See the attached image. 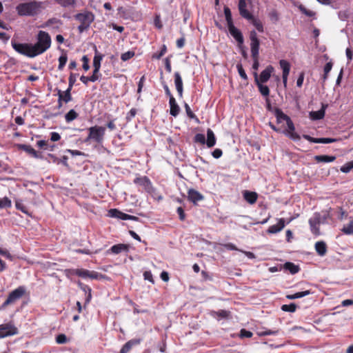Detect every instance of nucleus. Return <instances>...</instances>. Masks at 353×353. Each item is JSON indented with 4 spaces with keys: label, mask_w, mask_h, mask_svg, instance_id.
Instances as JSON below:
<instances>
[{
    "label": "nucleus",
    "mask_w": 353,
    "mask_h": 353,
    "mask_svg": "<svg viewBox=\"0 0 353 353\" xmlns=\"http://www.w3.org/2000/svg\"><path fill=\"white\" fill-rule=\"evenodd\" d=\"M37 42L33 46L36 57L48 50L51 46L52 39L50 34L43 30H39L37 35Z\"/></svg>",
    "instance_id": "1"
},
{
    "label": "nucleus",
    "mask_w": 353,
    "mask_h": 353,
    "mask_svg": "<svg viewBox=\"0 0 353 353\" xmlns=\"http://www.w3.org/2000/svg\"><path fill=\"white\" fill-rule=\"evenodd\" d=\"M41 4V2L36 1L21 3L17 6L16 10L19 16L34 17L39 12Z\"/></svg>",
    "instance_id": "2"
},
{
    "label": "nucleus",
    "mask_w": 353,
    "mask_h": 353,
    "mask_svg": "<svg viewBox=\"0 0 353 353\" xmlns=\"http://www.w3.org/2000/svg\"><path fill=\"white\" fill-rule=\"evenodd\" d=\"M105 127L94 125L88 129L89 133L88 137L84 139V143H88L91 141L101 144L104 141V136L105 133Z\"/></svg>",
    "instance_id": "3"
},
{
    "label": "nucleus",
    "mask_w": 353,
    "mask_h": 353,
    "mask_svg": "<svg viewBox=\"0 0 353 353\" xmlns=\"http://www.w3.org/2000/svg\"><path fill=\"white\" fill-rule=\"evenodd\" d=\"M327 214H321L320 212L314 213L313 216L309 219V225L311 232L315 236L320 235L319 226L326 222Z\"/></svg>",
    "instance_id": "4"
},
{
    "label": "nucleus",
    "mask_w": 353,
    "mask_h": 353,
    "mask_svg": "<svg viewBox=\"0 0 353 353\" xmlns=\"http://www.w3.org/2000/svg\"><path fill=\"white\" fill-rule=\"evenodd\" d=\"M11 45L13 49L21 54L29 58H34L36 57L32 43H21L12 40L11 41Z\"/></svg>",
    "instance_id": "5"
},
{
    "label": "nucleus",
    "mask_w": 353,
    "mask_h": 353,
    "mask_svg": "<svg viewBox=\"0 0 353 353\" xmlns=\"http://www.w3.org/2000/svg\"><path fill=\"white\" fill-rule=\"evenodd\" d=\"M26 292V288L23 285H20L17 288L12 290L8 296L7 299L2 304L1 307H5L8 305L15 303L17 300L20 299Z\"/></svg>",
    "instance_id": "6"
},
{
    "label": "nucleus",
    "mask_w": 353,
    "mask_h": 353,
    "mask_svg": "<svg viewBox=\"0 0 353 353\" xmlns=\"http://www.w3.org/2000/svg\"><path fill=\"white\" fill-rule=\"evenodd\" d=\"M103 54L99 52L96 46H94V57L93 59V72L92 74L90 76V79L92 80L99 81L101 77V74L100 73L101 68V62L103 60Z\"/></svg>",
    "instance_id": "7"
},
{
    "label": "nucleus",
    "mask_w": 353,
    "mask_h": 353,
    "mask_svg": "<svg viewBox=\"0 0 353 353\" xmlns=\"http://www.w3.org/2000/svg\"><path fill=\"white\" fill-rule=\"evenodd\" d=\"M18 334V329L12 322L0 325V339L14 336Z\"/></svg>",
    "instance_id": "8"
},
{
    "label": "nucleus",
    "mask_w": 353,
    "mask_h": 353,
    "mask_svg": "<svg viewBox=\"0 0 353 353\" xmlns=\"http://www.w3.org/2000/svg\"><path fill=\"white\" fill-rule=\"evenodd\" d=\"M133 182L134 184L141 186L148 193L152 194L154 191L152 183L148 176L136 177Z\"/></svg>",
    "instance_id": "9"
},
{
    "label": "nucleus",
    "mask_w": 353,
    "mask_h": 353,
    "mask_svg": "<svg viewBox=\"0 0 353 353\" xmlns=\"http://www.w3.org/2000/svg\"><path fill=\"white\" fill-rule=\"evenodd\" d=\"M74 19L81 24L90 26L91 23L94 20V15L91 12L85 11L74 15Z\"/></svg>",
    "instance_id": "10"
},
{
    "label": "nucleus",
    "mask_w": 353,
    "mask_h": 353,
    "mask_svg": "<svg viewBox=\"0 0 353 353\" xmlns=\"http://www.w3.org/2000/svg\"><path fill=\"white\" fill-rule=\"evenodd\" d=\"M78 76V74L72 73L71 72L69 78H68V88L63 92V94L65 95V103H68L70 101H72V96H71V90L72 89V87L74 84L76 82L77 77Z\"/></svg>",
    "instance_id": "11"
},
{
    "label": "nucleus",
    "mask_w": 353,
    "mask_h": 353,
    "mask_svg": "<svg viewBox=\"0 0 353 353\" xmlns=\"http://www.w3.org/2000/svg\"><path fill=\"white\" fill-rule=\"evenodd\" d=\"M228 30L231 36L236 41L238 47L242 46L244 43V38L242 32L234 25L228 26Z\"/></svg>",
    "instance_id": "12"
},
{
    "label": "nucleus",
    "mask_w": 353,
    "mask_h": 353,
    "mask_svg": "<svg viewBox=\"0 0 353 353\" xmlns=\"http://www.w3.org/2000/svg\"><path fill=\"white\" fill-rule=\"evenodd\" d=\"M188 199L194 205H196L199 201L204 199V196L199 191L193 188H190L188 191Z\"/></svg>",
    "instance_id": "13"
},
{
    "label": "nucleus",
    "mask_w": 353,
    "mask_h": 353,
    "mask_svg": "<svg viewBox=\"0 0 353 353\" xmlns=\"http://www.w3.org/2000/svg\"><path fill=\"white\" fill-rule=\"evenodd\" d=\"M327 108V104L322 103L321 108L318 111H311L309 113V117L312 121H317L322 119L325 117V110Z\"/></svg>",
    "instance_id": "14"
},
{
    "label": "nucleus",
    "mask_w": 353,
    "mask_h": 353,
    "mask_svg": "<svg viewBox=\"0 0 353 353\" xmlns=\"http://www.w3.org/2000/svg\"><path fill=\"white\" fill-rule=\"evenodd\" d=\"M303 138L311 143H332L337 141V139L334 138H314L308 134H303Z\"/></svg>",
    "instance_id": "15"
},
{
    "label": "nucleus",
    "mask_w": 353,
    "mask_h": 353,
    "mask_svg": "<svg viewBox=\"0 0 353 353\" xmlns=\"http://www.w3.org/2000/svg\"><path fill=\"white\" fill-rule=\"evenodd\" d=\"M279 64H280L281 69L283 70V75H282L283 83L284 87H286L287 82H288V77L289 75L290 70V65L286 60H283V59H282L279 61Z\"/></svg>",
    "instance_id": "16"
},
{
    "label": "nucleus",
    "mask_w": 353,
    "mask_h": 353,
    "mask_svg": "<svg viewBox=\"0 0 353 353\" xmlns=\"http://www.w3.org/2000/svg\"><path fill=\"white\" fill-rule=\"evenodd\" d=\"M246 7L247 4L245 0L239 1L238 8L240 15L245 19H252V14L247 10Z\"/></svg>",
    "instance_id": "17"
},
{
    "label": "nucleus",
    "mask_w": 353,
    "mask_h": 353,
    "mask_svg": "<svg viewBox=\"0 0 353 353\" xmlns=\"http://www.w3.org/2000/svg\"><path fill=\"white\" fill-rule=\"evenodd\" d=\"M129 250V245L126 244H117L112 245L109 250H107V254H118L122 252H128Z\"/></svg>",
    "instance_id": "18"
},
{
    "label": "nucleus",
    "mask_w": 353,
    "mask_h": 353,
    "mask_svg": "<svg viewBox=\"0 0 353 353\" xmlns=\"http://www.w3.org/2000/svg\"><path fill=\"white\" fill-rule=\"evenodd\" d=\"M174 77V84H175L176 90L178 92L179 97L181 98L183 97V91L182 78L179 72H175Z\"/></svg>",
    "instance_id": "19"
},
{
    "label": "nucleus",
    "mask_w": 353,
    "mask_h": 353,
    "mask_svg": "<svg viewBox=\"0 0 353 353\" xmlns=\"http://www.w3.org/2000/svg\"><path fill=\"white\" fill-rule=\"evenodd\" d=\"M141 339H132L125 343L120 350L119 353H128L133 346L140 344Z\"/></svg>",
    "instance_id": "20"
},
{
    "label": "nucleus",
    "mask_w": 353,
    "mask_h": 353,
    "mask_svg": "<svg viewBox=\"0 0 353 353\" xmlns=\"http://www.w3.org/2000/svg\"><path fill=\"white\" fill-rule=\"evenodd\" d=\"M78 286L85 293V305L88 304L92 299V289L88 285H85L81 281L78 282Z\"/></svg>",
    "instance_id": "21"
},
{
    "label": "nucleus",
    "mask_w": 353,
    "mask_h": 353,
    "mask_svg": "<svg viewBox=\"0 0 353 353\" xmlns=\"http://www.w3.org/2000/svg\"><path fill=\"white\" fill-rule=\"evenodd\" d=\"M254 81L256 82V84L257 85L260 93L264 97H268L270 94L269 88L267 85H263V83L259 82L258 74L256 72L254 73Z\"/></svg>",
    "instance_id": "22"
},
{
    "label": "nucleus",
    "mask_w": 353,
    "mask_h": 353,
    "mask_svg": "<svg viewBox=\"0 0 353 353\" xmlns=\"http://www.w3.org/2000/svg\"><path fill=\"white\" fill-rule=\"evenodd\" d=\"M243 199L249 203V204H254L256 203L258 194L255 192H251L249 190H244L243 192Z\"/></svg>",
    "instance_id": "23"
},
{
    "label": "nucleus",
    "mask_w": 353,
    "mask_h": 353,
    "mask_svg": "<svg viewBox=\"0 0 353 353\" xmlns=\"http://www.w3.org/2000/svg\"><path fill=\"white\" fill-rule=\"evenodd\" d=\"M274 70V68L272 65H268L264 70H263L259 78V82L266 83L270 78L271 74Z\"/></svg>",
    "instance_id": "24"
},
{
    "label": "nucleus",
    "mask_w": 353,
    "mask_h": 353,
    "mask_svg": "<svg viewBox=\"0 0 353 353\" xmlns=\"http://www.w3.org/2000/svg\"><path fill=\"white\" fill-rule=\"evenodd\" d=\"M169 105L170 108V114L174 117L178 116L181 109L174 97H170V99H169Z\"/></svg>",
    "instance_id": "25"
},
{
    "label": "nucleus",
    "mask_w": 353,
    "mask_h": 353,
    "mask_svg": "<svg viewBox=\"0 0 353 353\" xmlns=\"http://www.w3.org/2000/svg\"><path fill=\"white\" fill-rule=\"evenodd\" d=\"M285 225V224L284 219H280L277 224L272 225L269 227L268 232L270 234L278 233L283 229Z\"/></svg>",
    "instance_id": "26"
},
{
    "label": "nucleus",
    "mask_w": 353,
    "mask_h": 353,
    "mask_svg": "<svg viewBox=\"0 0 353 353\" xmlns=\"http://www.w3.org/2000/svg\"><path fill=\"white\" fill-rule=\"evenodd\" d=\"M274 113L278 123H281L283 121L287 122L290 119V117L284 114L283 112L279 108H275L274 109Z\"/></svg>",
    "instance_id": "27"
},
{
    "label": "nucleus",
    "mask_w": 353,
    "mask_h": 353,
    "mask_svg": "<svg viewBox=\"0 0 353 353\" xmlns=\"http://www.w3.org/2000/svg\"><path fill=\"white\" fill-rule=\"evenodd\" d=\"M108 216L121 220H127L128 214H125L116 208L110 209L108 211Z\"/></svg>",
    "instance_id": "28"
},
{
    "label": "nucleus",
    "mask_w": 353,
    "mask_h": 353,
    "mask_svg": "<svg viewBox=\"0 0 353 353\" xmlns=\"http://www.w3.org/2000/svg\"><path fill=\"white\" fill-rule=\"evenodd\" d=\"M18 148L26 152L36 159L41 158V157L38 154L37 152L30 145L19 144Z\"/></svg>",
    "instance_id": "29"
},
{
    "label": "nucleus",
    "mask_w": 353,
    "mask_h": 353,
    "mask_svg": "<svg viewBox=\"0 0 353 353\" xmlns=\"http://www.w3.org/2000/svg\"><path fill=\"white\" fill-rule=\"evenodd\" d=\"M62 24V22L61 20L57 19V18H51L49 19L48 21H46L43 24H42L40 27L45 28L48 27H50L52 26L53 28L59 29V26Z\"/></svg>",
    "instance_id": "30"
},
{
    "label": "nucleus",
    "mask_w": 353,
    "mask_h": 353,
    "mask_svg": "<svg viewBox=\"0 0 353 353\" xmlns=\"http://www.w3.org/2000/svg\"><path fill=\"white\" fill-rule=\"evenodd\" d=\"M314 248H315L316 252H317V254L319 256H323L326 254L327 245L324 241H317L315 243Z\"/></svg>",
    "instance_id": "31"
},
{
    "label": "nucleus",
    "mask_w": 353,
    "mask_h": 353,
    "mask_svg": "<svg viewBox=\"0 0 353 353\" xmlns=\"http://www.w3.org/2000/svg\"><path fill=\"white\" fill-rule=\"evenodd\" d=\"M260 41L259 39L250 40V49L252 57L259 54Z\"/></svg>",
    "instance_id": "32"
},
{
    "label": "nucleus",
    "mask_w": 353,
    "mask_h": 353,
    "mask_svg": "<svg viewBox=\"0 0 353 353\" xmlns=\"http://www.w3.org/2000/svg\"><path fill=\"white\" fill-rule=\"evenodd\" d=\"M205 143L208 148H212L216 144V137L211 129L207 130V139H205Z\"/></svg>",
    "instance_id": "33"
},
{
    "label": "nucleus",
    "mask_w": 353,
    "mask_h": 353,
    "mask_svg": "<svg viewBox=\"0 0 353 353\" xmlns=\"http://www.w3.org/2000/svg\"><path fill=\"white\" fill-rule=\"evenodd\" d=\"M283 268L285 270L290 272L292 274H296L299 272L300 268L299 265H295L292 262H286L283 265Z\"/></svg>",
    "instance_id": "34"
},
{
    "label": "nucleus",
    "mask_w": 353,
    "mask_h": 353,
    "mask_svg": "<svg viewBox=\"0 0 353 353\" xmlns=\"http://www.w3.org/2000/svg\"><path fill=\"white\" fill-rule=\"evenodd\" d=\"M314 159L318 163H330L336 159V157L329 155H316L314 156Z\"/></svg>",
    "instance_id": "35"
},
{
    "label": "nucleus",
    "mask_w": 353,
    "mask_h": 353,
    "mask_svg": "<svg viewBox=\"0 0 353 353\" xmlns=\"http://www.w3.org/2000/svg\"><path fill=\"white\" fill-rule=\"evenodd\" d=\"M313 292L311 290H305V291H303V292H299L294 294H288L286 296V298L288 299H290V300H294V299L304 297V296L311 294Z\"/></svg>",
    "instance_id": "36"
},
{
    "label": "nucleus",
    "mask_w": 353,
    "mask_h": 353,
    "mask_svg": "<svg viewBox=\"0 0 353 353\" xmlns=\"http://www.w3.org/2000/svg\"><path fill=\"white\" fill-rule=\"evenodd\" d=\"M68 61V56L66 51L62 50V54L59 58V65H58V70H63L64 66L65 65Z\"/></svg>",
    "instance_id": "37"
},
{
    "label": "nucleus",
    "mask_w": 353,
    "mask_h": 353,
    "mask_svg": "<svg viewBox=\"0 0 353 353\" xmlns=\"http://www.w3.org/2000/svg\"><path fill=\"white\" fill-rule=\"evenodd\" d=\"M73 274L81 277L83 279H87L89 278V272L90 270L80 268V269H75L72 270Z\"/></svg>",
    "instance_id": "38"
},
{
    "label": "nucleus",
    "mask_w": 353,
    "mask_h": 353,
    "mask_svg": "<svg viewBox=\"0 0 353 353\" xmlns=\"http://www.w3.org/2000/svg\"><path fill=\"white\" fill-rule=\"evenodd\" d=\"M223 11H224V14H225V20H226L228 26H229L230 25H233L234 23H233L230 9L228 7L225 6Z\"/></svg>",
    "instance_id": "39"
},
{
    "label": "nucleus",
    "mask_w": 353,
    "mask_h": 353,
    "mask_svg": "<svg viewBox=\"0 0 353 353\" xmlns=\"http://www.w3.org/2000/svg\"><path fill=\"white\" fill-rule=\"evenodd\" d=\"M279 330H278V329H274V330L265 329L264 330L258 332L257 334L259 336H268V335H277V334H279Z\"/></svg>",
    "instance_id": "40"
},
{
    "label": "nucleus",
    "mask_w": 353,
    "mask_h": 353,
    "mask_svg": "<svg viewBox=\"0 0 353 353\" xmlns=\"http://www.w3.org/2000/svg\"><path fill=\"white\" fill-rule=\"evenodd\" d=\"M298 8L299 10H300V12H301V13H303V14L306 15L307 17H315L316 16V12L312 11V10H308L302 4H300L299 6H298Z\"/></svg>",
    "instance_id": "41"
},
{
    "label": "nucleus",
    "mask_w": 353,
    "mask_h": 353,
    "mask_svg": "<svg viewBox=\"0 0 353 353\" xmlns=\"http://www.w3.org/2000/svg\"><path fill=\"white\" fill-rule=\"evenodd\" d=\"M55 2L63 8L74 7L76 5L75 0H55Z\"/></svg>",
    "instance_id": "42"
},
{
    "label": "nucleus",
    "mask_w": 353,
    "mask_h": 353,
    "mask_svg": "<svg viewBox=\"0 0 353 353\" xmlns=\"http://www.w3.org/2000/svg\"><path fill=\"white\" fill-rule=\"evenodd\" d=\"M184 107H185V112H186L188 117L190 119H194L196 123H199L200 121H199V118L191 110L189 105L188 103H185Z\"/></svg>",
    "instance_id": "43"
},
{
    "label": "nucleus",
    "mask_w": 353,
    "mask_h": 353,
    "mask_svg": "<svg viewBox=\"0 0 353 353\" xmlns=\"http://www.w3.org/2000/svg\"><path fill=\"white\" fill-rule=\"evenodd\" d=\"M251 21L252 24L257 29V30L260 32H263V26L262 23L259 20L255 19L253 16L252 19H248Z\"/></svg>",
    "instance_id": "44"
},
{
    "label": "nucleus",
    "mask_w": 353,
    "mask_h": 353,
    "mask_svg": "<svg viewBox=\"0 0 353 353\" xmlns=\"http://www.w3.org/2000/svg\"><path fill=\"white\" fill-rule=\"evenodd\" d=\"M78 117V114L74 110H70L68 113L65 115V119L67 123H70Z\"/></svg>",
    "instance_id": "45"
},
{
    "label": "nucleus",
    "mask_w": 353,
    "mask_h": 353,
    "mask_svg": "<svg viewBox=\"0 0 353 353\" xmlns=\"http://www.w3.org/2000/svg\"><path fill=\"white\" fill-rule=\"evenodd\" d=\"M160 79L161 81V85L164 89V91H165V94L169 97V99H170V97H174L170 90V88L168 87V85H167L166 82L163 80V72L161 71V77H160Z\"/></svg>",
    "instance_id": "46"
},
{
    "label": "nucleus",
    "mask_w": 353,
    "mask_h": 353,
    "mask_svg": "<svg viewBox=\"0 0 353 353\" xmlns=\"http://www.w3.org/2000/svg\"><path fill=\"white\" fill-rule=\"evenodd\" d=\"M15 207L17 210L21 211L23 213L28 214V210L26 205H23L21 200L17 199L15 201Z\"/></svg>",
    "instance_id": "47"
},
{
    "label": "nucleus",
    "mask_w": 353,
    "mask_h": 353,
    "mask_svg": "<svg viewBox=\"0 0 353 353\" xmlns=\"http://www.w3.org/2000/svg\"><path fill=\"white\" fill-rule=\"evenodd\" d=\"M297 308V305L295 303H290L289 305H283L281 310L284 312H294Z\"/></svg>",
    "instance_id": "48"
},
{
    "label": "nucleus",
    "mask_w": 353,
    "mask_h": 353,
    "mask_svg": "<svg viewBox=\"0 0 353 353\" xmlns=\"http://www.w3.org/2000/svg\"><path fill=\"white\" fill-rule=\"evenodd\" d=\"M11 206V201L8 197L6 196L0 199V209L8 208H10Z\"/></svg>",
    "instance_id": "49"
},
{
    "label": "nucleus",
    "mask_w": 353,
    "mask_h": 353,
    "mask_svg": "<svg viewBox=\"0 0 353 353\" xmlns=\"http://www.w3.org/2000/svg\"><path fill=\"white\" fill-rule=\"evenodd\" d=\"M236 69L238 70L239 76L244 80H248V76L243 68V65L241 63H237L236 64Z\"/></svg>",
    "instance_id": "50"
},
{
    "label": "nucleus",
    "mask_w": 353,
    "mask_h": 353,
    "mask_svg": "<svg viewBox=\"0 0 353 353\" xmlns=\"http://www.w3.org/2000/svg\"><path fill=\"white\" fill-rule=\"evenodd\" d=\"M134 55H135V53L134 51L129 50L126 52L121 54V59L123 61H126L130 59L131 58H132Z\"/></svg>",
    "instance_id": "51"
},
{
    "label": "nucleus",
    "mask_w": 353,
    "mask_h": 353,
    "mask_svg": "<svg viewBox=\"0 0 353 353\" xmlns=\"http://www.w3.org/2000/svg\"><path fill=\"white\" fill-rule=\"evenodd\" d=\"M268 16L270 19L274 23H276L279 19V14L276 10H272L270 11L268 14Z\"/></svg>",
    "instance_id": "52"
},
{
    "label": "nucleus",
    "mask_w": 353,
    "mask_h": 353,
    "mask_svg": "<svg viewBox=\"0 0 353 353\" xmlns=\"http://www.w3.org/2000/svg\"><path fill=\"white\" fill-rule=\"evenodd\" d=\"M167 52V47L165 45H163L161 50L159 53H155L152 55V58L155 59H160Z\"/></svg>",
    "instance_id": "53"
},
{
    "label": "nucleus",
    "mask_w": 353,
    "mask_h": 353,
    "mask_svg": "<svg viewBox=\"0 0 353 353\" xmlns=\"http://www.w3.org/2000/svg\"><path fill=\"white\" fill-rule=\"evenodd\" d=\"M57 95H58V108H60L62 107V103L63 101L65 102V95L63 94V92L57 88Z\"/></svg>",
    "instance_id": "54"
},
{
    "label": "nucleus",
    "mask_w": 353,
    "mask_h": 353,
    "mask_svg": "<svg viewBox=\"0 0 353 353\" xmlns=\"http://www.w3.org/2000/svg\"><path fill=\"white\" fill-rule=\"evenodd\" d=\"M342 231L345 234H353V221H351L348 225L344 226L342 229Z\"/></svg>",
    "instance_id": "55"
},
{
    "label": "nucleus",
    "mask_w": 353,
    "mask_h": 353,
    "mask_svg": "<svg viewBox=\"0 0 353 353\" xmlns=\"http://www.w3.org/2000/svg\"><path fill=\"white\" fill-rule=\"evenodd\" d=\"M285 135L294 141H299L301 139V136L298 134L295 130L292 132H287Z\"/></svg>",
    "instance_id": "56"
},
{
    "label": "nucleus",
    "mask_w": 353,
    "mask_h": 353,
    "mask_svg": "<svg viewBox=\"0 0 353 353\" xmlns=\"http://www.w3.org/2000/svg\"><path fill=\"white\" fill-rule=\"evenodd\" d=\"M339 15V18L341 20V21H347L349 17H350V13L348 10H343V11H340L338 14Z\"/></svg>",
    "instance_id": "57"
},
{
    "label": "nucleus",
    "mask_w": 353,
    "mask_h": 353,
    "mask_svg": "<svg viewBox=\"0 0 353 353\" xmlns=\"http://www.w3.org/2000/svg\"><path fill=\"white\" fill-rule=\"evenodd\" d=\"M56 342L58 344H65L68 342V338L64 334H60L57 336Z\"/></svg>",
    "instance_id": "58"
},
{
    "label": "nucleus",
    "mask_w": 353,
    "mask_h": 353,
    "mask_svg": "<svg viewBox=\"0 0 353 353\" xmlns=\"http://www.w3.org/2000/svg\"><path fill=\"white\" fill-rule=\"evenodd\" d=\"M194 142L196 143H200L201 144L205 143V137L203 134L198 133L194 136Z\"/></svg>",
    "instance_id": "59"
},
{
    "label": "nucleus",
    "mask_w": 353,
    "mask_h": 353,
    "mask_svg": "<svg viewBox=\"0 0 353 353\" xmlns=\"http://www.w3.org/2000/svg\"><path fill=\"white\" fill-rule=\"evenodd\" d=\"M104 275L95 272V271H90L89 272V278L92 279H101L104 278Z\"/></svg>",
    "instance_id": "60"
},
{
    "label": "nucleus",
    "mask_w": 353,
    "mask_h": 353,
    "mask_svg": "<svg viewBox=\"0 0 353 353\" xmlns=\"http://www.w3.org/2000/svg\"><path fill=\"white\" fill-rule=\"evenodd\" d=\"M353 168V165L351 161L345 163L344 165L341 167V171L343 173H348Z\"/></svg>",
    "instance_id": "61"
},
{
    "label": "nucleus",
    "mask_w": 353,
    "mask_h": 353,
    "mask_svg": "<svg viewBox=\"0 0 353 353\" xmlns=\"http://www.w3.org/2000/svg\"><path fill=\"white\" fill-rule=\"evenodd\" d=\"M253 335L252 332L245 329H241L240 331L239 336L241 338H250Z\"/></svg>",
    "instance_id": "62"
},
{
    "label": "nucleus",
    "mask_w": 353,
    "mask_h": 353,
    "mask_svg": "<svg viewBox=\"0 0 353 353\" xmlns=\"http://www.w3.org/2000/svg\"><path fill=\"white\" fill-rule=\"evenodd\" d=\"M137 114V110L132 108L128 113L125 119L128 122L130 121Z\"/></svg>",
    "instance_id": "63"
},
{
    "label": "nucleus",
    "mask_w": 353,
    "mask_h": 353,
    "mask_svg": "<svg viewBox=\"0 0 353 353\" xmlns=\"http://www.w3.org/2000/svg\"><path fill=\"white\" fill-rule=\"evenodd\" d=\"M82 61H83V69L85 71H88L90 69V65H89V59L86 55L83 56L82 57Z\"/></svg>",
    "instance_id": "64"
}]
</instances>
